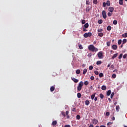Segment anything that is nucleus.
<instances>
[{
    "label": "nucleus",
    "mask_w": 127,
    "mask_h": 127,
    "mask_svg": "<svg viewBox=\"0 0 127 127\" xmlns=\"http://www.w3.org/2000/svg\"><path fill=\"white\" fill-rule=\"evenodd\" d=\"M112 13H111V12H109L107 14H108V16H112Z\"/></svg>",
    "instance_id": "nucleus-51"
},
{
    "label": "nucleus",
    "mask_w": 127,
    "mask_h": 127,
    "mask_svg": "<svg viewBox=\"0 0 127 127\" xmlns=\"http://www.w3.org/2000/svg\"><path fill=\"white\" fill-rule=\"evenodd\" d=\"M98 23H99V24H102V23H103V20L102 19H100L98 21Z\"/></svg>",
    "instance_id": "nucleus-25"
},
{
    "label": "nucleus",
    "mask_w": 127,
    "mask_h": 127,
    "mask_svg": "<svg viewBox=\"0 0 127 127\" xmlns=\"http://www.w3.org/2000/svg\"><path fill=\"white\" fill-rule=\"evenodd\" d=\"M106 5H107V3L105 2H103V7H106Z\"/></svg>",
    "instance_id": "nucleus-52"
},
{
    "label": "nucleus",
    "mask_w": 127,
    "mask_h": 127,
    "mask_svg": "<svg viewBox=\"0 0 127 127\" xmlns=\"http://www.w3.org/2000/svg\"><path fill=\"white\" fill-rule=\"evenodd\" d=\"M83 31L85 32L86 31H88V30L86 29V28H83Z\"/></svg>",
    "instance_id": "nucleus-48"
},
{
    "label": "nucleus",
    "mask_w": 127,
    "mask_h": 127,
    "mask_svg": "<svg viewBox=\"0 0 127 127\" xmlns=\"http://www.w3.org/2000/svg\"><path fill=\"white\" fill-rule=\"evenodd\" d=\"M71 80H72L74 83H78L79 82V80L75 78V77H71Z\"/></svg>",
    "instance_id": "nucleus-7"
},
{
    "label": "nucleus",
    "mask_w": 127,
    "mask_h": 127,
    "mask_svg": "<svg viewBox=\"0 0 127 127\" xmlns=\"http://www.w3.org/2000/svg\"><path fill=\"white\" fill-rule=\"evenodd\" d=\"M77 98H78L79 99L81 98V94L80 93H78L77 94Z\"/></svg>",
    "instance_id": "nucleus-35"
},
{
    "label": "nucleus",
    "mask_w": 127,
    "mask_h": 127,
    "mask_svg": "<svg viewBox=\"0 0 127 127\" xmlns=\"http://www.w3.org/2000/svg\"><path fill=\"white\" fill-rule=\"evenodd\" d=\"M110 68H111V69H114L115 66L112 64L111 65Z\"/></svg>",
    "instance_id": "nucleus-55"
},
{
    "label": "nucleus",
    "mask_w": 127,
    "mask_h": 127,
    "mask_svg": "<svg viewBox=\"0 0 127 127\" xmlns=\"http://www.w3.org/2000/svg\"><path fill=\"white\" fill-rule=\"evenodd\" d=\"M88 27H89V23H86L84 25L83 28H88Z\"/></svg>",
    "instance_id": "nucleus-12"
},
{
    "label": "nucleus",
    "mask_w": 127,
    "mask_h": 127,
    "mask_svg": "<svg viewBox=\"0 0 127 127\" xmlns=\"http://www.w3.org/2000/svg\"><path fill=\"white\" fill-rule=\"evenodd\" d=\"M81 117L80 116V115H78L76 116V119L77 120H80Z\"/></svg>",
    "instance_id": "nucleus-40"
},
{
    "label": "nucleus",
    "mask_w": 127,
    "mask_h": 127,
    "mask_svg": "<svg viewBox=\"0 0 127 127\" xmlns=\"http://www.w3.org/2000/svg\"><path fill=\"white\" fill-rule=\"evenodd\" d=\"M123 0H119V4H120L121 5H123L124 4Z\"/></svg>",
    "instance_id": "nucleus-26"
},
{
    "label": "nucleus",
    "mask_w": 127,
    "mask_h": 127,
    "mask_svg": "<svg viewBox=\"0 0 127 127\" xmlns=\"http://www.w3.org/2000/svg\"><path fill=\"white\" fill-rule=\"evenodd\" d=\"M115 95V92H112L111 95V99H113V97Z\"/></svg>",
    "instance_id": "nucleus-36"
},
{
    "label": "nucleus",
    "mask_w": 127,
    "mask_h": 127,
    "mask_svg": "<svg viewBox=\"0 0 127 127\" xmlns=\"http://www.w3.org/2000/svg\"><path fill=\"white\" fill-rule=\"evenodd\" d=\"M116 77H117V75H116V74H113L112 75V78H116Z\"/></svg>",
    "instance_id": "nucleus-54"
},
{
    "label": "nucleus",
    "mask_w": 127,
    "mask_h": 127,
    "mask_svg": "<svg viewBox=\"0 0 127 127\" xmlns=\"http://www.w3.org/2000/svg\"><path fill=\"white\" fill-rule=\"evenodd\" d=\"M94 98H95V94H93L92 95H91V99L92 100H94Z\"/></svg>",
    "instance_id": "nucleus-46"
},
{
    "label": "nucleus",
    "mask_w": 127,
    "mask_h": 127,
    "mask_svg": "<svg viewBox=\"0 0 127 127\" xmlns=\"http://www.w3.org/2000/svg\"><path fill=\"white\" fill-rule=\"evenodd\" d=\"M78 47L79 49H83V48H84V47H83V46H82V45H78Z\"/></svg>",
    "instance_id": "nucleus-34"
},
{
    "label": "nucleus",
    "mask_w": 127,
    "mask_h": 127,
    "mask_svg": "<svg viewBox=\"0 0 127 127\" xmlns=\"http://www.w3.org/2000/svg\"><path fill=\"white\" fill-rule=\"evenodd\" d=\"M97 31H98V32L101 33V32H102V31H103V29H98L97 30Z\"/></svg>",
    "instance_id": "nucleus-50"
},
{
    "label": "nucleus",
    "mask_w": 127,
    "mask_h": 127,
    "mask_svg": "<svg viewBox=\"0 0 127 127\" xmlns=\"http://www.w3.org/2000/svg\"><path fill=\"white\" fill-rule=\"evenodd\" d=\"M86 5H90V3H91V2H90V1L89 0H86Z\"/></svg>",
    "instance_id": "nucleus-27"
},
{
    "label": "nucleus",
    "mask_w": 127,
    "mask_h": 127,
    "mask_svg": "<svg viewBox=\"0 0 127 127\" xmlns=\"http://www.w3.org/2000/svg\"><path fill=\"white\" fill-rule=\"evenodd\" d=\"M85 104L86 106H89V105H90V101H89V100H86Z\"/></svg>",
    "instance_id": "nucleus-14"
},
{
    "label": "nucleus",
    "mask_w": 127,
    "mask_h": 127,
    "mask_svg": "<svg viewBox=\"0 0 127 127\" xmlns=\"http://www.w3.org/2000/svg\"><path fill=\"white\" fill-rule=\"evenodd\" d=\"M107 30L108 31H110V30H112V27L111 26H108L107 27Z\"/></svg>",
    "instance_id": "nucleus-18"
},
{
    "label": "nucleus",
    "mask_w": 127,
    "mask_h": 127,
    "mask_svg": "<svg viewBox=\"0 0 127 127\" xmlns=\"http://www.w3.org/2000/svg\"><path fill=\"white\" fill-rule=\"evenodd\" d=\"M81 73V70L80 69H77L76 70V74H80Z\"/></svg>",
    "instance_id": "nucleus-28"
},
{
    "label": "nucleus",
    "mask_w": 127,
    "mask_h": 127,
    "mask_svg": "<svg viewBox=\"0 0 127 127\" xmlns=\"http://www.w3.org/2000/svg\"><path fill=\"white\" fill-rule=\"evenodd\" d=\"M65 114L66 116H68L69 115V112L68 111H66Z\"/></svg>",
    "instance_id": "nucleus-59"
},
{
    "label": "nucleus",
    "mask_w": 127,
    "mask_h": 127,
    "mask_svg": "<svg viewBox=\"0 0 127 127\" xmlns=\"http://www.w3.org/2000/svg\"><path fill=\"white\" fill-rule=\"evenodd\" d=\"M107 46H111V42H107Z\"/></svg>",
    "instance_id": "nucleus-43"
},
{
    "label": "nucleus",
    "mask_w": 127,
    "mask_h": 127,
    "mask_svg": "<svg viewBox=\"0 0 127 127\" xmlns=\"http://www.w3.org/2000/svg\"><path fill=\"white\" fill-rule=\"evenodd\" d=\"M87 71H88V70H87V69H86V68L84 69L83 71V75H85V74H86V73H87Z\"/></svg>",
    "instance_id": "nucleus-21"
},
{
    "label": "nucleus",
    "mask_w": 127,
    "mask_h": 127,
    "mask_svg": "<svg viewBox=\"0 0 127 127\" xmlns=\"http://www.w3.org/2000/svg\"><path fill=\"white\" fill-rule=\"evenodd\" d=\"M90 79L91 80H94L95 79V77H94L93 76H91L90 77Z\"/></svg>",
    "instance_id": "nucleus-57"
},
{
    "label": "nucleus",
    "mask_w": 127,
    "mask_h": 127,
    "mask_svg": "<svg viewBox=\"0 0 127 127\" xmlns=\"http://www.w3.org/2000/svg\"><path fill=\"white\" fill-rule=\"evenodd\" d=\"M84 84V85H85V86H87V85H89V81H85L84 82L83 84Z\"/></svg>",
    "instance_id": "nucleus-29"
},
{
    "label": "nucleus",
    "mask_w": 127,
    "mask_h": 127,
    "mask_svg": "<svg viewBox=\"0 0 127 127\" xmlns=\"http://www.w3.org/2000/svg\"><path fill=\"white\" fill-rule=\"evenodd\" d=\"M99 77L100 78H102V77H104V74L103 73H99Z\"/></svg>",
    "instance_id": "nucleus-31"
},
{
    "label": "nucleus",
    "mask_w": 127,
    "mask_h": 127,
    "mask_svg": "<svg viewBox=\"0 0 127 127\" xmlns=\"http://www.w3.org/2000/svg\"><path fill=\"white\" fill-rule=\"evenodd\" d=\"M92 35V33L88 32V33H85L84 34L83 36L85 37V38H87L88 37H91V36Z\"/></svg>",
    "instance_id": "nucleus-3"
},
{
    "label": "nucleus",
    "mask_w": 127,
    "mask_h": 127,
    "mask_svg": "<svg viewBox=\"0 0 127 127\" xmlns=\"http://www.w3.org/2000/svg\"><path fill=\"white\" fill-rule=\"evenodd\" d=\"M57 125V121H54L52 122V125L53 126H56Z\"/></svg>",
    "instance_id": "nucleus-19"
},
{
    "label": "nucleus",
    "mask_w": 127,
    "mask_h": 127,
    "mask_svg": "<svg viewBox=\"0 0 127 127\" xmlns=\"http://www.w3.org/2000/svg\"><path fill=\"white\" fill-rule=\"evenodd\" d=\"M127 43V39H124L123 40V44Z\"/></svg>",
    "instance_id": "nucleus-30"
},
{
    "label": "nucleus",
    "mask_w": 127,
    "mask_h": 127,
    "mask_svg": "<svg viewBox=\"0 0 127 127\" xmlns=\"http://www.w3.org/2000/svg\"><path fill=\"white\" fill-rule=\"evenodd\" d=\"M98 36H100V37H103V36H104V33H98Z\"/></svg>",
    "instance_id": "nucleus-16"
},
{
    "label": "nucleus",
    "mask_w": 127,
    "mask_h": 127,
    "mask_svg": "<svg viewBox=\"0 0 127 127\" xmlns=\"http://www.w3.org/2000/svg\"><path fill=\"white\" fill-rule=\"evenodd\" d=\"M111 94H112V91H111V90H108L107 92V96H110Z\"/></svg>",
    "instance_id": "nucleus-17"
},
{
    "label": "nucleus",
    "mask_w": 127,
    "mask_h": 127,
    "mask_svg": "<svg viewBox=\"0 0 127 127\" xmlns=\"http://www.w3.org/2000/svg\"><path fill=\"white\" fill-rule=\"evenodd\" d=\"M90 9H92V6H88L86 8V11H90Z\"/></svg>",
    "instance_id": "nucleus-10"
},
{
    "label": "nucleus",
    "mask_w": 127,
    "mask_h": 127,
    "mask_svg": "<svg viewBox=\"0 0 127 127\" xmlns=\"http://www.w3.org/2000/svg\"><path fill=\"white\" fill-rule=\"evenodd\" d=\"M54 90H55V87H54V86L51 87V88H50L51 92H53L54 91Z\"/></svg>",
    "instance_id": "nucleus-15"
},
{
    "label": "nucleus",
    "mask_w": 127,
    "mask_h": 127,
    "mask_svg": "<svg viewBox=\"0 0 127 127\" xmlns=\"http://www.w3.org/2000/svg\"><path fill=\"white\" fill-rule=\"evenodd\" d=\"M98 100V98L97 97H95L94 101L96 102Z\"/></svg>",
    "instance_id": "nucleus-61"
},
{
    "label": "nucleus",
    "mask_w": 127,
    "mask_h": 127,
    "mask_svg": "<svg viewBox=\"0 0 127 127\" xmlns=\"http://www.w3.org/2000/svg\"><path fill=\"white\" fill-rule=\"evenodd\" d=\"M88 50L89 51H92V52H97L98 51V49L95 48L94 45H90L88 46Z\"/></svg>",
    "instance_id": "nucleus-1"
},
{
    "label": "nucleus",
    "mask_w": 127,
    "mask_h": 127,
    "mask_svg": "<svg viewBox=\"0 0 127 127\" xmlns=\"http://www.w3.org/2000/svg\"><path fill=\"white\" fill-rule=\"evenodd\" d=\"M101 89L103 91H105V90H107V86H106L105 85H103L101 87Z\"/></svg>",
    "instance_id": "nucleus-13"
},
{
    "label": "nucleus",
    "mask_w": 127,
    "mask_h": 127,
    "mask_svg": "<svg viewBox=\"0 0 127 127\" xmlns=\"http://www.w3.org/2000/svg\"><path fill=\"white\" fill-rule=\"evenodd\" d=\"M72 111V112H76V109L75 108H73Z\"/></svg>",
    "instance_id": "nucleus-60"
},
{
    "label": "nucleus",
    "mask_w": 127,
    "mask_h": 127,
    "mask_svg": "<svg viewBox=\"0 0 127 127\" xmlns=\"http://www.w3.org/2000/svg\"><path fill=\"white\" fill-rule=\"evenodd\" d=\"M102 16L103 18H104V19H106V18H107V13H106V11H102Z\"/></svg>",
    "instance_id": "nucleus-5"
},
{
    "label": "nucleus",
    "mask_w": 127,
    "mask_h": 127,
    "mask_svg": "<svg viewBox=\"0 0 127 127\" xmlns=\"http://www.w3.org/2000/svg\"><path fill=\"white\" fill-rule=\"evenodd\" d=\"M118 56V54H115L113 55V56L112 57L113 59H115V58H117Z\"/></svg>",
    "instance_id": "nucleus-22"
},
{
    "label": "nucleus",
    "mask_w": 127,
    "mask_h": 127,
    "mask_svg": "<svg viewBox=\"0 0 127 127\" xmlns=\"http://www.w3.org/2000/svg\"><path fill=\"white\" fill-rule=\"evenodd\" d=\"M81 23H82V24H85V23H86V20H82L81 21Z\"/></svg>",
    "instance_id": "nucleus-41"
},
{
    "label": "nucleus",
    "mask_w": 127,
    "mask_h": 127,
    "mask_svg": "<svg viewBox=\"0 0 127 127\" xmlns=\"http://www.w3.org/2000/svg\"><path fill=\"white\" fill-rule=\"evenodd\" d=\"M92 123L93 125H97L98 124V120L97 119L92 120Z\"/></svg>",
    "instance_id": "nucleus-8"
},
{
    "label": "nucleus",
    "mask_w": 127,
    "mask_h": 127,
    "mask_svg": "<svg viewBox=\"0 0 127 127\" xmlns=\"http://www.w3.org/2000/svg\"><path fill=\"white\" fill-rule=\"evenodd\" d=\"M116 110L117 112H119L120 111V106L118 105L116 106Z\"/></svg>",
    "instance_id": "nucleus-23"
},
{
    "label": "nucleus",
    "mask_w": 127,
    "mask_h": 127,
    "mask_svg": "<svg viewBox=\"0 0 127 127\" xmlns=\"http://www.w3.org/2000/svg\"><path fill=\"white\" fill-rule=\"evenodd\" d=\"M89 127H94V125H93V124H90Z\"/></svg>",
    "instance_id": "nucleus-62"
},
{
    "label": "nucleus",
    "mask_w": 127,
    "mask_h": 127,
    "mask_svg": "<svg viewBox=\"0 0 127 127\" xmlns=\"http://www.w3.org/2000/svg\"><path fill=\"white\" fill-rule=\"evenodd\" d=\"M127 54H125L124 56H123V58L124 59H126V58H127Z\"/></svg>",
    "instance_id": "nucleus-47"
},
{
    "label": "nucleus",
    "mask_w": 127,
    "mask_h": 127,
    "mask_svg": "<svg viewBox=\"0 0 127 127\" xmlns=\"http://www.w3.org/2000/svg\"><path fill=\"white\" fill-rule=\"evenodd\" d=\"M111 125H113V122H109L107 123V126H111Z\"/></svg>",
    "instance_id": "nucleus-49"
},
{
    "label": "nucleus",
    "mask_w": 127,
    "mask_h": 127,
    "mask_svg": "<svg viewBox=\"0 0 127 127\" xmlns=\"http://www.w3.org/2000/svg\"><path fill=\"white\" fill-rule=\"evenodd\" d=\"M93 68H94V67L93 66V65H90V66H89V70H91Z\"/></svg>",
    "instance_id": "nucleus-42"
},
{
    "label": "nucleus",
    "mask_w": 127,
    "mask_h": 127,
    "mask_svg": "<svg viewBox=\"0 0 127 127\" xmlns=\"http://www.w3.org/2000/svg\"><path fill=\"white\" fill-rule=\"evenodd\" d=\"M109 115H110V112H107L106 113V117H109Z\"/></svg>",
    "instance_id": "nucleus-45"
},
{
    "label": "nucleus",
    "mask_w": 127,
    "mask_h": 127,
    "mask_svg": "<svg viewBox=\"0 0 127 127\" xmlns=\"http://www.w3.org/2000/svg\"><path fill=\"white\" fill-rule=\"evenodd\" d=\"M100 127H106V126H104V125H102Z\"/></svg>",
    "instance_id": "nucleus-64"
},
{
    "label": "nucleus",
    "mask_w": 127,
    "mask_h": 127,
    "mask_svg": "<svg viewBox=\"0 0 127 127\" xmlns=\"http://www.w3.org/2000/svg\"><path fill=\"white\" fill-rule=\"evenodd\" d=\"M88 57L90 58L91 57V56H92V54L91 53H89L87 55Z\"/></svg>",
    "instance_id": "nucleus-56"
},
{
    "label": "nucleus",
    "mask_w": 127,
    "mask_h": 127,
    "mask_svg": "<svg viewBox=\"0 0 127 127\" xmlns=\"http://www.w3.org/2000/svg\"><path fill=\"white\" fill-rule=\"evenodd\" d=\"M94 73L95 74V75H98L99 74V71L95 70L94 71Z\"/></svg>",
    "instance_id": "nucleus-44"
},
{
    "label": "nucleus",
    "mask_w": 127,
    "mask_h": 127,
    "mask_svg": "<svg viewBox=\"0 0 127 127\" xmlns=\"http://www.w3.org/2000/svg\"><path fill=\"white\" fill-rule=\"evenodd\" d=\"M115 8H114L113 7H109L108 10L110 12H113V11H114Z\"/></svg>",
    "instance_id": "nucleus-6"
},
{
    "label": "nucleus",
    "mask_w": 127,
    "mask_h": 127,
    "mask_svg": "<svg viewBox=\"0 0 127 127\" xmlns=\"http://www.w3.org/2000/svg\"><path fill=\"white\" fill-rule=\"evenodd\" d=\"M99 59H103L104 58V56L103 55V52H99L97 54Z\"/></svg>",
    "instance_id": "nucleus-4"
},
{
    "label": "nucleus",
    "mask_w": 127,
    "mask_h": 127,
    "mask_svg": "<svg viewBox=\"0 0 127 127\" xmlns=\"http://www.w3.org/2000/svg\"><path fill=\"white\" fill-rule=\"evenodd\" d=\"M64 127H71L69 125H66Z\"/></svg>",
    "instance_id": "nucleus-58"
},
{
    "label": "nucleus",
    "mask_w": 127,
    "mask_h": 127,
    "mask_svg": "<svg viewBox=\"0 0 127 127\" xmlns=\"http://www.w3.org/2000/svg\"><path fill=\"white\" fill-rule=\"evenodd\" d=\"M110 66H111V63L107 65L108 68H109V67H110Z\"/></svg>",
    "instance_id": "nucleus-63"
},
{
    "label": "nucleus",
    "mask_w": 127,
    "mask_h": 127,
    "mask_svg": "<svg viewBox=\"0 0 127 127\" xmlns=\"http://www.w3.org/2000/svg\"><path fill=\"white\" fill-rule=\"evenodd\" d=\"M112 49H113V50H117V49H118V46H117V45H113L112 46Z\"/></svg>",
    "instance_id": "nucleus-9"
},
{
    "label": "nucleus",
    "mask_w": 127,
    "mask_h": 127,
    "mask_svg": "<svg viewBox=\"0 0 127 127\" xmlns=\"http://www.w3.org/2000/svg\"><path fill=\"white\" fill-rule=\"evenodd\" d=\"M113 24H114L115 25H116V24H118V21L116 20L113 21Z\"/></svg>",
    "instance_id": "nucleus-33"
},
{
    "label": "nucleus",
    "mask_w": 127,
    "mask_h": 127,
    "mask_svg": "<svg viewBox=\"0 0 127 127\" xmlns=\"http://www.w3.org/2000/svg\"><path fill=\"white\" fill-rule=\"evenodd\" d=\"M84 86V82L83 81H80L77 86V91H81L82 90V87Z\"/></svg>",
    "instance_id": "nucleus-2"
},
{
    "label": "nucleus",
    "mask_w": 127,
    "mask_h": 127,
    "mask_svg": "<svg viewBox=\"0 0 127 127\" xmlns=\"http://www.w3.org/2000/svg\"><path fill=\"white\" fill-rule=\"evenodd\" d=\"M106 5L107 6H110L111 5V1L110 0H107L106 2Z\"/></svg>",
    "instance_id": "nucleus-11"
},
{
    "label": "nucleus",
    "mask_w": 127,
    "mask_h": 127,
    "mask_svg": "<svg viewBox=\"0 0 127 127\" xmlns=\"http://www.w3.org/2000/svg\"><path fill=\"white\" fill-rule=\"evenodd\" d=\"M62 116H63L64 117H66V115H65V113L62 112Z\"/></svg>",
    "instance_id": "nucleus-53"
},
{
    "label": "nucleus",
    "mask_w": 127,
    "mask_h": 127,
    "mask_svg": "<svg viewBox=\"0 0 127 127\" xmlns=\"http://www.w3.org/2000/svg\"><path fill=\"white\" fill-rule=\"evenodd\" d=\"M123 37L126 38L127 37V33H125L122 35Z\"/></svg>",
    "instance_id": "nucleus-20"
},
{
    "label": "nucleus",
    "mask_w": 127,
    "mask_h": 127,
    "mask_svg": "<svg viewBox=\"0 0 127 127\" xmlns=\"http://www.w3.org/2000/svg\"><path fill=\"white\" fill-rule=\"evenodd\" d=\"M118 44L119 45H121V44H122V40H118Z\"/></svg>",
    "instance_id": "nucleus-39"
},
{
    "label": "nucleus",
    "mask_w": 127,
    "mask_h": 127,
    "mask_svg": "<svg viewBox=\"0 0 127 127\" xmlns=\"http://www.w3.org/2000/svg\"><path fill=\"white\" fill-rule=\"evenodd\" d=\"M93 2L94 4H97L98 3V0H93Z\"/></svg>",
    "instance_id": "nucleus-32"
},
{
    "label": "nucleus",
    "mask_w": 127,
    "mask_h": 127,
    "mask_svg": "<svg viewBox=\"0 0 127 127\" xmlns=\"http://www.w3.org/2000/svg\"><path fill=\"white\" fill-rule=\"evenodd\" d=\"M118 58L119 59H122L123 58V54H121Z\"/></svg>",
    "instance_id": "nucleus-38"
},
{
    "label": "nucleus",
    "mask_w": 127,
    "mask_h": 127,
    "mask_svg": "<svg viewBox=\"0 0 127 127\" xmlns=\"http://www.w3.org/2000/svg\"><path fill=\"white\" fill-rule=\"evenodd\" d=\"M97 65H101L102 64V61H98L96 63Z\"/></svg>",
    "instance_id": "nucleus-24"
},
{
    "label": "nucleus",
    "mask_w": 127,
    "mask_h": 127,
    "mask_svg": "<svg viewBox=\"0 0 127 127\" xmlns=\"http://www.w3.org/2000/svg\"><path fill=\"white\" fill-rule=\"evenodd\" d=\"M100 97L101 99H104V95L102 93L100 94Z\"/></svg>",
    "instance_id": "nucleus-37"
}]
</instances>
